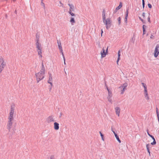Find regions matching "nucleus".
Returning a JSON list of instances; mask_svg holds the SVG:
<instances>
[{"label": "nucleus", "mask_w": 159, "mask_h": 159, "mask_svg": "<svg viewBox=\"0 0 159 159\" xmlns=\"http://www.w3.org/2000/svg\"><path fill=\"white\" fill-rule=\"evenodd\" d=\"M99 133L100 134V135L102 138V139L103 140H104L103 138V134L100 131L99 132Z\"/></svg>", "instance_id": "nucleus-31"}, {"label": "nucleus", "mask_w": 159, "mask_h": 159, "mask_svg": "<svg viewBox=\"0 0 159 159\" xmlns=\"http://www.w3.org/2000/svg\"><path fill=\"white\" fill-rule=\"evenodd\" d=\"M156 143V142L155 139H154V140H153V141L151 143V144L152 145H155Z\"/></svg>", "instance_id": "nucleus-25"}, {"label": "nucleus", "mask_w": 159, "mask_h": 159, "mask_svg": "<svg viewBox=\"0 0 159 159\" xmlns=\"http://www.w3.org/2000/svg\"><path fill=\"white\" fill-rule=\"evenodd\" d=\"M70 22L71 23L72 25H73L74 23H75V21L73 17H71L70 20Z\"/></svg>", "instance_id": "nucleus-18"}, {"label": "nucleus", "mask_w": 159, "mask_h": 159, "mask_svg": "<svg viewBox=\"0 0 159 159\" xmlns=\"http://www.w3.org/2000/svg\"><path fill=\"white\" fill-rule=\"evenodd\" d=\"M44 74H42L41 73L38 72L35 74L37 82H39L40 80H42L44 78Z\"/></svg>", "instance_id": "nucleus-4"}, {"label": "nucleus", "mask_w": 159, "mask_h": 159, "mask_svg": "<svg viewBox=\"0 0 159 159\" xmlns=\"http://www.w3.org/2000/svg\"><path fill=\"white\" fill-rule=\"evenodd\" d=\"M145 30H143V35L145 34Z\"/></svg>", "instance_id": "nucleus-57"}, {"label": "nucleus", "mask_w": 159, "mask_h": 159, "mask_svg": "<svg viewBox=\"0 0 159 159\" xmlns=\"http://www.w3.org/2000/svg\"><path fill=\"white\" fill-rule=\"evenodd\" d=\"M101 57L103 58L106 55V52H105V49L104 48H103L102 51L101 52Z\"/></svg>", "instance_id": "nucleus-10"}, {"label": "nucleus", "mask_w": 159, "mask_h": 159, "mask_svg": "<svg viewBox=\"0 0 159 159\" xmlns=\"http://www.w3.org/2000/svg\"><path fill=\"white\" fill-rule=\"evenodd\" d=\"M59 49L60 50V51L61 52H61H63V50H62V48H61V49Z\"/></svg>", "instance_id": "nucleus-49"}, {"label": "nucleus", "mask_w": 159, "mask_h": 159, "mask_svg": "<svg viewBox=\"0 0 159 159\" xmlns=\"http://www.w3.org/2000/svg\"><path fill=\"white\" fill-rule=\"evenodd\" d=\"M14 112V110H11V111L10 113V116H9V118H13V116Z\"/></svg>", "instance_id": "nucleus-17"}, {"label": "nucleus", "mask_w": 159, "mask_h": 159, "mask_svg": "<svg viewBox=\"0 0 159 159\" xmlns=\"http://www.w3.org/2000/svg\"><path fill=\"white\" fill-rule=\"evenodd\" d=\"M43 1V0H42V2H41V5H42V6H43V7H44V8H45V4H44L43 2H42Z\"/></svg>", "instance_id": "nucleus-36"}, {"label": "nucleus", "mask_w": 159, "mask_h": 159, "mask_svg": "<svg viewBox=\"0 0 159 159\" xmlns=\"http://www.w3.org/2000/svg\"><path fill=\"white\" fill-rule=\"evenodd\" d=\"M128 86V84L126 83H124L123 85H121L120 87V89H122V88L126 89V87Z\"/></svg>", "instance_id": "nucleus-15"}, {"label": "nucleus", "mask_w": 159, "mask_h": 159, "mask_svg": "<svg viewBox=\"0 0 159 159\" xmlns=\"http://www.w3.org/2000/svg\"><path fill=\"white\" fill-rule=\"evenodd\" d=\"M61 115H62V114H61H61H60V117H61Z\"/></svg>", "instance_id": "nucleus-60"}, {"label": "nucleus", "mask_w": 159, "mask_h": 159, "mask_svg": "<svg viewBox=\"0 0 159 159\" xmlns=\"http://www.w3.org/2000/svg\"><path fill=\"white\" fill-rule=\"evenodd\" d=\"M46 120L48 123H50L51 122L55 121L53 118V116H50L47 117L46 119Z\"/></svg>", "instance_id": "nucleus-7"}, {"label": "nucleus", "mask_w": 159, "mask_h": 159, "mask_svg": "<svg viewBox=\"0 0 159 159\" xmlns=\"http://www.w3.org/2000/svg\"><path fill=\"white\" fill-rule=\"evenodd\" d=\"M6 65V63H2L0 65V74L1 73L2 71L3 70Z\"/></svg>", "instance_id": "nucleus-11"}, {"label": "nucleus", "mask_w": 159, "mask_h": 159, "mask_svg": "<svg viewBox=\"0 0 159 159\" xmlns=\"http://www.w3.org/2000/svg\"><path fill=\"white\" fill-rule=\"evenodd\" d=\"M68 5L70 7V10L72 11H75V7L73 4H68Z\"/></svg>", "instance_id": "nucleus-16"}, {"label": "nucleus", "mask_w": 159, "mask_h": 159, "mask_svg": "<svg viewBox=\"0 0 159 159\" xmlns=\"http://www.w3.org/2000/svg\"><path fill=\"white\" fill-rule=\"evenodd\" d=\"M156 111L157 117H159V113H158V108L157 107L156 108Z\"/></svg>", "instance_id": "nucleus-28"}, {"label": "nucleus", "mask_w": 159, "mask_h": 159, "mask_svg": "<svg viewBox=\"0 0 159 159\" xmlns=\"http://www.w3.org/2000/svg\"><path fill=\"white\" fill-rule=\"evenodd\" d=\"M120 54V50H119V51H118V54Z\"/></svg>", "instance_id": "nucleus-58"}, {"label": "nucleus", "mask_w": 159, "mask_h": 159, "mask_svg": "<svg viewBox=\"0 0 159 159\" xmlns=\"http://www.w3.org/2000/svg\"><path fill=\"white\" fill-rule=\"evenodd\" d=\"M57 43L58 44V46L59 49L62 48L61 47V43L60 41L59 42L58 40H57Z\"/></svg>", "instance_id": "nucleus-20"}, {"label": "nucleus", "mask_w": 159, "mask_h": 159, "mask_svg": "<svg viewBox=\"0 0 159 159\" xmlns=\"http://www.w3.org/2000/svg\"><path fill=\"white\" fill-rule=\"evenodd\" d=\"M105 10H103L102 11V15H105Z\"/></svg>", "instance_id": "nucleus-40"}, {"label": "nucleus", "mask_w": 159, "mask_h": 159, "mask_svg": "<svg viewBox=\"0 0 159 159\" xmlns=\"http://www.w3.org/2000/svg\"><path fill=\"white\" fill-rule=\"evenodd\" d=\"M61 54L62 55L63 59H64V57H65L64 56V54H63V52H61Z\"/></svg>", "instance_id": "nucleus-55"}, {"label": "nucleus", "mask_w": 159, "mask_h": 159, "mask_svg": "<svg viewBox=\"0 0 159 159\" xmlns=\"http://www.w3.org/2000/svg\"><path fill=\"white\" fill-rule=\"evenodd\" d=\"M70 14L72 16H75V14L73 13V12H72Z\"/></svg>", "instance_id": "nucleus-47"}, {"label": "nucleus", "mask_w": 159, "mask_h": 159, "mask_svg": "<svg viewBox=\"0 0 159 159\" xmlns=\"http://www.w3.org/2000/svg\"><path fill=\"white\" fill-rule=\"evenodd\" d=\"M54 156L52 155L50 156L49 159H54Z\"/></svg>", "instance_id": "nucleus-35"}, {"label": "nucleus", "mask_w": 159, "mask_h": 159, "mask_svg": "<svg viewBox=\"0 0 159 159\" xmlns=\"http://www.w3.org/2000/svg\"><path fill=\"white\" fill-rule=\"evenodd\" d=\"M103 33V31L102 30H101V36H102V34Z\"/></svg>", "instance_id": "nucleus-56"}, {"label": "nucleus", "mask_w": 159, "mask_h": 159, "mask_svg": "<svg viewBox=\"0 0 159 159\" xmlns=\"http://www.w3.org/2000/svg\"><path fill=\"white\" fill-rule=\"evenodd\" d=\"M5 63V62H4V60L3 59L2 57L0 56V63Z\"/></svg>", "instance_id": "nucleus-21"}, {"label": "nucleus", "mask_w": 159, "mask_h": 159, "mask_svg": "<svg viewBox=\"0 0 159 159\" xmlns=\"http://www.w3.org/2000/svg\"><path fill=\"white\" fill-rule=\"evenodd\" d=\"M108 47H107V49L106 50V53H107L108 52Z\"/></svg>", "instance_id": "nucleus-54"}, {"label": "nucleus", "mask_w": 159, "mask_h": 159, "mask_svg": "<svg viewBox=\"0 0 159 159\" xmlns=\"http://www.w3.org/2000/svg\"><path fill=\"white\" fill-rule=\"evenodd\" d=\"M49 74V80L48 81V83L50 84L52 86V84L51 82L52 80V74L49 73H48Z\"/></svg>", "instance_id": "nucleus-9"}, {"label": "nucleus", "mask_w": 159, "mask_h": 159, "mask_svg": "<svg viewBox=\"0 0 159 159\" xmlns=\"http://www.w3.org/2000/svg\"><path fill=\"white\" fill-rule=\"evenodd\" d=\"M38 36L37 35H37H36V37L37 39V38H39V37H38Z\"/></svg>", "instance_id": "nucleus-59"}, {"label": "nucleus", "mask_w": 159, "mask_h": 159, "mask_svg": "<svg viewBox=\"0 0 159 159\" xmlns=\"http://www.w3.org/2000/svg\"><path fill=\"white\" fill-rule=\"evenodd\" d=\"M118 58H119V59H120V54H118Z\"/></svg>", "instance_id": "nucleus-52"}, {"label": "nucleus", "mask_w": 159, "mask_h": 159, "mask_svg": "<svg viewBox=\"0 0 159 159\" xmlns=\"http://www.w3.org/2000/svg\"><path fill=\"white\" fill-rule=\"evenodd\" d=\"M146 26L145 25H143V30H145V28H146Z\"/></svg>", "instance_id": "nucleus-34"}, {"label": "nucleus", "mask_w": 159, "mask_h": 159, "mask_svg": "<svg viewBox=\"0 0 159 159\" xmlns=\"http://www.w3.org/2000/svg\"><path fill=\"white\" fill-rule=\"evenodd\" d=\"M54 128L55 129L58 130L59 129V124L58 123L55 122L54 123Z\"/></svg>", "instance_id": "nucleus-14"}, {"label": "nucleus", "mask_w": 159, "mask_h": 159, "mask_svg": "<svg viewBox=\"0 0 159 159\" xmlns=\"http://www.w3.org/2000/svg\"><path fill=\"white\" fill-rule=\"evenodd\" d=\"M141 84H142L143 86V87L144 89H147V86L145 84L142 83Z\"/></svg>", "instance_id": "nucleus-26"}, {"label": "nucleus", "mask_w": 159, "mask_h": 159, "mask_svg": "<svg viewBox=\"0 0 159 159\" xmlns=\"http://www.w3.org/2000/svg\"><path fill=\"white\" fill-rule=\"evenodd\" d=\"M103 21L106 25V28L107 29H108L111 26V21L109 18L106 19L105 14L102 15Z\"/></svg>", "instance_id": "nucleus-1"}, {"label": "nucleus", "mask_w": 159, "mask_h": 159, "mask_svg": "<svg viewBox=\"0 0 159 159\" xmlns=\"http://www.w3.org/2000/svg\"><path fill=\"white\" fill-rule=\"evenodd\" d=\"M148 6L149 8H151L152 7V6L149 3H148Z\"/></svg>", "instance_id": "nucleus-38"}, {"label": "nucleus", "mask_w": 159, "mask_h": 159, "mask_svg": "<svg viewBox=\"0 0 159 159\" xmlns=\"http://www.w3.org/2000/svg\"><path fill=\"white\" fill-rule=\"evenodd\" d=\"M41 68H45L44 67V65H43V62H42V67H41Z\"/></svg>", "instance_id": "nucleus-43"}, {"label": "nucleus", "mask_w": 159, "mask_h": 159, "mask_svg": "<svg viewBox=\"0 0 159 159\" xmlns=\"http://www.w3.org/2000/svg\"><path fill=\"white\" fill-rule=\"evenodd\" d=\"M63 60H64V64L65 65H66V63L65 62V57H64Z\"/></svg>", "instance_id": "nucleus-45"}, {"label": "nucleus", "mask_w": 159, "mask_h": 159, "mask_svg": "<svg viewBox=\"0 0 159 159\" xmlns=\"http://www.w3.org/2000/svg\"><path fill=\"white\" fill-rule=\"evenodd\" d=\"M144 93L145 94V96L146 97L148 96V94L147 92V89H144Z\"/></svg>", "instance_id": "nucleus-23"}, {"label": "nucleus", "mask_w": 159, "mask_h": 159, "mask_svg": "<svg viewBox=\"0 0 159 159\" xmlns=\"http://www.w3.org/2000/svg\"><path fill=\"white\" fill-rule=\"evenodd\" d=\"M159 53V44H157L154 51V56L155 57H157Z\"/></svg>", "instance_id": "nucleus-6"}, {"label": "nucleus", "mask_w": 159, "mask_h": 159, "mask_svg": "<svg viewBox=\"0 0 159 159\" xmlns=\"http://www.w3.org/2000/svg\"><path fill=\"white\" fill-rule=\"evenodd\" d=\"M105 85L108 91V95L107 98L108 99V101L110 103H112L113 101L112 99L111 98L112 97V94L111 91L108 88V87L107 86V85L106 84Z\"/></svg>", "instance_id": "nucleus-3"}, {"label": "nucleus", "mask_w": 159, "mask_h": 159, "mask_svg": "<svg viewBox=\"0 0 159 159\" xmlns=\"http://www.w3.org/2000/svg\"><path fill=\"white\" fill-rule=\"evenodd\" d=\"M129 13V9H127L126 11L125 16H128Z\"/></svg>", "instance_id": "nucleus-30"}, {"label": "nucleus", "mask_w": 159, "mask_h": 159, "mask_svg": "<svg viewBox=\"0 0 159 159\" xmlns=\"http://www.w3.org/2000/svg\"><path fill=\"white\" fill-rule=\"evenodd\" d=\"M111 130L112 131V132L115 135V137L116 138L117 140L119 142V143H120L121 141L120 140V139L119 137V136H118L117 134L116 133L115 131L113 130L112 126L111 127Z\"/></svg>", "instance_id": "nucleus-8"}, {"label": "nucleus", "mask_w": 159, "mask_h": 159, "mask_svg": "<svg viewBox=\"0 0 159 159\" xmlns=\"http://www.w3.org/2000/svg\"><path fill=\"white\" fill-rule=\"evenodd\" d=\"M149 144H147L146 145V148L148 151V152L149 153V155H150V151L149 150Z\"/></svg>", "instance_id": "nucleus-22"}, {"label": "nucleus", "mask_w": 159, "mask_h": 159, "mask_svg": "<svg viewBox=\"0 0 159 159\" xmlns=\"http://www.w3.org/2000/svg\"><path fill=\"white\" fill-rule=\"evenodd\" d=\"M39 38H37L36 40V43H40L39 42Z\"/></svg>", "instance_id": "nucleus-39"}, {"label": "nucleus", "mask_w": 159, "mask_h": 159, "mask_svg": "<svg viewBox=\"0 0 159 159\" xmlns=\"http://www.w3.org/2000/svg\"><path fill=\"white\" fill-rule=\"evenodd\" d=\"M150 137H151L153 140H154V139H155L154 138V137L152 135H151L150 136Z\"/></svg>", "instance_id": "nucleus-41"}, {"label": "nucleus", "mask_w": 159, "mask_h": 159, "mask_svg": "<svg viewBox=\"0 0 159 159\" xmlns=\"http://www.w3.org/2000/svg\"><path fill=\"white\" fill-rule=\"evenodd\" d=\"M148 21L149 22H150V17L149 16L148 17Z\"/></svg>", "instance_id": "nucleus-50"}, {"label": "nucleus", "mask_w": 159, "mask_h": 159, "mask_svg": "<svg viewBox=\"0 0 159 159\" xmlns=\"http://www.w3.org/2000/svg\"><path fill=\"white\" fill-rule=\"evenodd\" d=\"M14 1H15L16 0H13Z\"/></svg>", "instance_id": "nucleus-61"}, {"label": "nucleus", "mask_w": 159, "mask_h": 159, "mask_svg": "<svg viewBox=\"0 0 159 159\" xmlns=\"http://www.w3.org/2000/svg\"><path fill=\"white\" fill-rule=\"evenodd\" d=\"M120 59H119V58H117V60L116 61V62L118 65V62H119V61L120 60Z\"/></svg>", "instance_id": "nucleus-44"}, {"label": "nucleus", "mask_w": 159, "mask_h": 159, "mask_svg": "<svg viewBox=\"0 0 159 159\" xmlns=\"http://www.w3.org/2000/svg\"><path fill=\"white\" fill-rule=\"evenodd\" d=\"M52 85H51V86H50V88H49V91H51V90L52 89Z\"/></svg>", "instance_id": "nucleus-46"}, {"label": "nucleus", "mask_w": 159, "mask_h": 159, "mask_svg": "<svg viewBox=\"0 0 159 159\" xmlns=\"http://www.w3.org/2000/svg\"><path fill=\"white\" fill-rule=\"evenodd\" d=\"M36 46L37 49V51L38 54L40 57H42V47L40 43H36Z\"/></svg>", "instance_id": "nucleus-2"}, {"label": "nucleus", "mask_w": 159, "mask_h": 159, "mask_svg": "<svg viewBox=\"0 0 159 159\" xmlns=\"http://www.w3.org/2000/svg\"><path fill=\"white\" fill-rule=\"evenodd\" d=\"M139 19L141 20V21H142V22H143V20L142 19L141 17H139Z\"/></svg>", "instance_id": "nucleus-53"}, {"label": "nucleus", "mask_w": 159, "mask_h": 159, "mask_svg": "<svg viewBox=\"0 0 159 159\" xmlns=\"http://www.w3.org/2000/svg\"><path fill=\"white\" fill-rule=\"evenodd\" d=\"M142 1L143 7V8H144V5H145L144 1V0H142Z\"/></svg>", "instance_id": "nucleus-33"}, {"label": "nucleus", "mask_w": 159, "mask_h": 159, "mask_svg": "<svg viewBox=\"0 0 159 159\" xmlns=\"http://www.w3.org/2000/svg\"><path fill=\"white\" fill-rule=\"evenodd\" d=\"M128 16H125V22L127 23V17Z\"/></svg>", "instance_id": "nucleus-32"}, {"label": "nucleus", "mask_w": 159, "mask_h": 159, "mask_svg": "<svg viewBox=\"0 0 159 159\" xmlns=\"http://www.w3.org/2000/svg\"><path fill=\"white\" fill-rule=\"evenodd\" d=\"M142 16L143 17H144L145 16V13L144 12H143L142 14Z\"/></svg>", "instance_id": "nucleus-48"}, {"label": "nucleus", "mask_w": 159, "mask_h": 159, "mask_svg": "<svg viewBox=\"0 0 159 159\" xmlns=\"http://www.w3.org/2000/svg\"><path fill=\"white\" fill-rule=\"evenodd\" d=\"M115 110H116V113L117 115H118V116H120V109L118 107H116L115 108Z\"/></svg>", "instance_id": "nucleus-12"}, {"label": "nucleus", "mask_w": 159, "mask_h": 159, "mask_svg": "<svg viewBox=\"0 0 159 159\" xmlns=\"http://www.w3.org/2000/svg\"><path fill=\"white\" fill-rule=\"evenodd\" d=\"M45 68H41V70L40 71V72H39L42 74H44L45 72Z\"/></svg>", "instance_id": "nucleus-19"}, {"label": "nucleus", "mask_w": 159, "mask_h": 159, "mask_svg": "<svg viewBox=\"0 0 159 159\" xmlns=\"http://www.w3.org/2000/svg\"><path fill=\"white\" fill-rule=\"evenodd\" d=\"M8 121L7 125V128L10 131L12 124V121L13 120V118H8Z\"/></svg>", "instance_id": "nucleus-5"}, {"label": "nucleus", "mask_w": 159, "mask_h": 159, "mask_svg": "<svg viewBox=\"0 0 159 159\" xmlns=\"http://www.w3.org/2000/svg\"><path fill=\"white\" fill-rule=\"evenodd\" d=\"M122 7V3L121 2H120L119 6L117 7L114 11V13H116L117 11L120 9Z\"/></svg>", "instance_id": "nucleus-13"}, {"label": "nucleus", "mask_w": 159, "mask_h": 159, "mask_svg": "<svg viewBox=\"0 0 159 159\" xmlns=\"http://www.w3.org/2000/svg\"><path fill=\"white\" fill-rule=\"evenodd\" d=\"M122 89H123L121 90V94H123L125 91L126 89H124L123 88H122Z\"/></svg>", "instance_id": "nucleus-29"}, {"label": "nucleus", "mask_w": 159, "mask_h": 159, "mask_svg": "<svg viewBox=\"0 0 159 159\" xmlns=\"http://www.w3.org/2000/svg\"><path fill=\"white\" fill-rule=\"evenodd\" d=\"M147 133L148 135L150 136L151 135L149 133L148 130L147 129Z\"/></svg>", "instance_id": "nucleus-42"}, {"label": "nucleus", "mask_w": 159, "mask_h": 159, "mask_svg": "<svg viewBox=\"0 0 159 159\" xmlns=\"http://www.w3.org/2000/svg\"><path fill=\"white\" fill-rule=\"evenodd\" d=\"M14 110V104L11 105V110Z\"/></svg>", "instance_id": "nucleus-27"}, {"label": "nucleus", "mask_w": 159, "mask_h": 159, "mask_svg": "<svg viewBox=\"0 0 159 159\" xmlns=\"http://www.w3.org/2000/svg\"><path fill=\"white\" fill-rule=\"evenodd\" d=\"M59 3L60 4V6H61L62 7H63V4L61 3V1H59Z\"/></svg>", "instance_id": "nucleus-37"}, {"label": "nucleus", "mask_w": 159, "mask_h": 159, "mask_svg": "<svg viewBox=\"0 0 159 159\" xmlns=\"http://www.w3.org/2000/svg\"><path fill=\"white\" fill-rule=\"evenodd\" d=\"M117 20L118 22V24L119 25H120L121 23V18L120 17H119L118 19Z\"/></svg>", "instance_id": "nucleus-24"}, {"label": "nucleus", "mask_w": 159, "mask_h": 159, "mask_svg": "<svg viewBox=\"0 0 159 159\" xmlns=\"http://www.w3.org/2000/svg\"><path fill=\"white\" fill-rule=\"evenodd\" d=\"M72 11L71 10H69V14H70L72 12Z\"/></svg>", "instance_id": "nucleus-51"}]
</instances>
